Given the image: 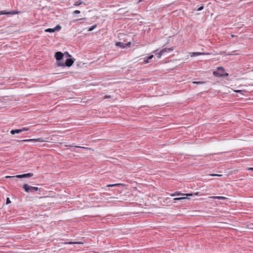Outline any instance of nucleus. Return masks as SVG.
<instances>
[{
    "label": "nucleus",
    "mask_w": 253,
    "mask_h": 253,
    "mask_svg": "<svg viewBox=\"0 0 253 253\" xmlns=\"http://www.w3.org/2000/svg\"><path fill=\"white\" fill-rule=\"evenodd\" d=\"M54 57L56 60V62L58 66H60L63 65L61 63V60L64 59V55L60 51H57L55 52Z\"/></svg>",
    "instance_id": "3"
},
{
    "label": "nucleus",
    "mask_w": 253,
    "mask_h": 253,
    "mask_svg": "<svg viewBox=\"0 0 253 253\" xmlns=\"http://www.w3.org/2000/svg\"><path fill=\"white\" fill-rule=\"evenodd\" d=\"M185 195V194H181V193H180L179 192H175L174 193L172 194L171 196H179V195ZM185 195H187V196H188V195H191L192 194H186Z\"/></svg>",
    "instance_id": "15"
},
{
    "label": "nucleus",
    "mask_w": 253,
    "mask_h": 253,
    "mask_svg": "<svg viewBox=\"0 0 253 253\" xmlns=\"http://www.w3.org/2000/svg\"><path fill=\"white\" fill-rule=\"evenodd\" d=\"M157 51H158V49L154 50L153 52L154 53H155V54L156 55L157 57L158 58H160L161 57V56L164 54H163V53H161V51H159L158 53H156Z\"/></svg>",
    "instance_id": "13"
},
{
    "label": "nucleus",
    "mask_w": 253,
    "mask_h": 253,
    "mask_svg": "<svg viewBox=\"0 0 253 253\" xmlns=\"http://www.w3.org/2000/svg\"><path fill=\"white\" fill-rule=\"evenodd\" d=\"M75 59L72 58H66V59L65 60L64 63L63 65L61 66H67V67H70L72 65L74 62Z\"/></svg>",
    "instance_id": "8"
},
{
    "label": "nucleus",
    "mask_w": 253,
    "mask_h": 253,
    "mask_svg": "<svg viewBox=\"0 0 253 253\" xmlns=\"http://www.w3.org/2000/svg\"><path fill=\"white\" fill-rule=\"evenodd\" d=\"M73 13L74 14H79V13H80V11L76 10H75Z\"/></svg>",
    "instance_id": "30"
},
{
    "label": "nucleus",
    "mask_w": 253,
    "mask_h": 253,
    "mask_svg": "<svg viewBox=\"0 0 253 253\" xmlns=\"http://www.w3.org/2000/svg\"><path fill=\"white\" fill-rule=\"evenodd\" d=\"M109 96H105V98H109Z\"/></svg>",
    "instance_id": "35"
},
{
    "label": "nucleus",
    "mask_w": 253,
    "mask_h": 253,
    "mask_svg": "<svg viewBox=\"0 0 253 253\" xmlns=\"http://www.w3.org/2000/svg\"><path fill=\"white\" fill-rule=\"evenodd\" d=\"M206 53L205 52H193L192 54L191 55V56H198L200 55H205Z\"/></svg>",
    "instance_id": "14"
},
{
    "label": "nucleus",
    "mask_w": 253,
    "mask_h": 253,
    "mask_svg": "<svg viewBox=\"0 0 253 253\" xmlns=\"http://www.w3.org/2000/svg\"><path fill=\"white\" fill-rule=\"evenodd\" d=\"M66 244H83V243L78 242H70L67 243Z\"/></svg>",
    "instance_id": "21"
},
{
    "label": "nucleus",
    "mask_w": 253,
    "mask_h": 253,
    "mask_svg": "<svg viewBox=\"0 0 253 253\" xmlns=\"http://www.w3.org/2000/svg\"><path fill=\"white\" fill-rule=\"evenodd\" d=\"M61 63L64 64V59L63 60H61Z\"/></svg>",
    "instance_id": "34"
},
{
    "label": "nucleus",
    "mask_w": 253,
    "mask_h": 253,
    "mask_svg": "<svg viewBox=\"0 0 253 253\" xmlns=\"http://www.w3.org/2000/svg\"><path fill=\"white\" fill-rule=\"evenodd\" d=\"M61 29V26L59 25H57L54 28H47L44 30L45 32L46 33H54L56 31H58Z\"/></svg>",
    "instance_id": "6"
},
{
    "label": "nucleus",
    "mask_w": 253,
    "mask_h": 253,
    "mask_svg": "<svg viewBox=\"0 0 253 253\" xmlns=\"http://www.w3.org/2000/svg\"><path fill=\"white\" fill-rule=\"evenodd\" d=\"M153 57H154L153 55H151L149 56L148 57H146L145 60H144V63L147 64V63H149V60L152 59Z\"/></svg>",
    "instance_id": "11"
},
{
    "label": "nucleus",
    "mask_w": 253,
    "mask_h": 253,
    "mask_svg": "<svg viewBox=\"0 0 253 253\" xmlns=\"http://www.w3.org/2000/svg\"><path fill=\"white\" fill-rule=\"evenodd\" d=\"M121 184H120V183H116V184H108V185H107V187H114V186H116L117 185H120Z\"/></svg>",
    "instance_id": "20"
},
{
    "label": "nucleus",
    "mask_w": 253,
    "mask_h": 253,
    "mask_svg": "<svg viewBox=\"0 0 253 253\" xmlns=\"http://www.w3.org/2000/svg\"><path fill=\"white\" fill-rule=\"evenodd\" d=\"M21 130V132L24 131H27L29 130V128L28 127H23L20 129Z\"/></svg>",
    "instance_id": "23"
},
{
    "label": "nucleus",
    "mask_w": 253,
    "mask_h": 253,
    "mask_svg": "<svg viewBox=\"0 0 253 253\" xmlns=\"http://www.w3.org/2000/svg\"><path fill=\"white\" fill-rule=\"evenodd\" d=\"M83 3V1H82L80 0H79L75 3L74 5L79 6V5H81V4H82Z\"/></svg>",
    "instance_id": "17"
},
{
    "label": "nucleus",
    "mask_w": 253,
    "mask_h": 253,
    "mask_svg": "<svg viewBox=\"0 0 253 253\" xmlns=\"http://www.w3.org/2000/svg\"><path fill=\"white\" fill-rule=\"evenodd\" d=\"M248 170L253 171V168H250L248 169Z\"/></svg>",
    "instance_id": "33"
},
{
    "label": "nucleus",
    "mask_w": 253,
    "mask_h": 253,
    "mask_svg": "<svg viewBox=\"0 0 253 253\" xmlns=\"http://www.w3.org/2000/svg\"><path fill=\"white\" fill-rule=\"evenodd\" d=\"M18 141H24V142H45V141L42 138H38L36 139H24V140H18Z\"/></svg>",
    "instance_id": "7"
},
{
    "label": "nucleus",
    "mask_w": 253,
    "mask_h": 253,
    "mask_svg": "<svg viewBox=\"0 0 253 253\" xmlns=\"http://www.w3.org/2000/svg\"><path fill=\"white\" fill-rule=\"evenodd\" d=\"M64 53H65V54H66V57H67V56H69V57H71V56L69 54V53H68V52H65Z\"/></svg>",
    "instance_id": "31"
},
{
    "label": "nucleus",
    "mask_w": 253,
    "mask_h": 253,
    "mask_svg": "<svg viewBox=\"0 0 253 253\" xmlns=\"http://www.w3.org/2000/svg\"><path fill=\"white\" fill-rule=\"evenodd\" d=\"M115 44H116V45L117 46L120 47H121L122 48H125V43L122 42H116Z\"/></svg>",
    "instance_id": "10"
},
{
    "label": "nucleus",
    "mask_w": 253,
    "mask_h": 253,
    "mask_svg": "<svg viewBox=\"0 0 253 253\" xmlns=\"http://www.w3.org/2000/svg\"><path fill=\"white\" fill-rule=\"evenodd\" d=\"M211 176H221V174H211Z\"/></svg>",
    "instance_id": "28"
},
{
    "label": "nucleus",
    "mask_w": 253,
    "mask_h": 253,
    "mask_svg": "<svg viewBox=\"0 0 253 253\" xmlns=\"http://www.w3.org/2000/svg\"><path fill=\"white\" fill-rule=\"evenodd\" d=\"M85 18H80L79 19L76 20V21H81V23L83 22V21L85 20Z\"/></svg>",
    "instance_id": "29"
},
{
    "label": "nucleus",
    "mask_w": 253,
    "mask_h": 253,
    "mask_svg": "<svg viewBox=\"0 0 253 253\" xmlns=\"http://www.w3.org/2000/svg\"><path fill=\"white\" fill-rule=\"evenodd\" d=\"M23 188L24 191L26 192H29V193L37 192L39 194H40V193H41L40 188H39L38 187H33V186H30L27 184H24L23 185Z\"/></svg>",
    "instance_id": "1"
},
{
    "label": "nucleus",
    "mask_w": 253,
    "mask_h": 253,
    "mask_svg": "<svg viewBox=\"0 0 253 253\" xmlns=\"http://www.w3.org/2000/svg\"><path fill=\"white\" fill-rule=\"evenodd\" d=\"M33 175L34 174L33 173H27L19 174V175H15V176H9V177H11V178H28V177L33 176Z\"/></svg>",
    "instance_id": "4"
},
{
    "label": "nucleus",
    "mask_w": 253,
    "mask_h": 253,
    "mask_svg": "<svg viewBox=\"0 0 253 253\" xmlns=\"http://www.w3.org/2000/svg\"><path fill=\"white\" fill-rule=\"evenodd\" d=\"M130 45H131L130 42H128L127 43H125V48L127 46L129 47L130 46Z\"/></svg>",
    "instance_id": "25"
},
{
    "label": "nucleus",
    "mask_w": 253,
    "mask_h": 253,
    "mask_svg": "<svg viewBox=\"0 0 253 253\" xmlns=\"http://www.w3.org/2000/svg\"><path fill=\"white\" fill-rule=\"evenodd\" d=\"M70 146H71V147H77V148H85V147L76 146V145H74V144H72V145H70Z\"/></svg>",
    "instance_id": "26"
},
{
    "label": "nucleus",
    "mask_w": 253,
    "mask_h": 253,
    "mask_svg": "<svg viewBox=\"0 0 253 253\" xmlns=\"http://www.w3.org/2000/svg\"><path fill=\"white\" fill-rule=\"evenodd\" d=\"M235 92H236V93H241L242 92V90H235Z\"/></svg>",
    "instance_id": "32"
},
{
    "label": "nucleus",
    "mask_w": 253,
    "mask_h": 253,
    "mask_svg": "<svg viewBox=\"0 0 253 253\" xmlns=\"http://www.w3.org/2000/svg\"><path fill=\"white\" fill-rule=\"evenodd\" d=\"M20 11L17 10H10L9 11H7L5 10H1L0 11V15H15L16 14H19Z\"/></svg>",
    "instance_id": "5"
},
{
    "label": "nucleus",
    "mask_w": 253,
    "mask_h": 253,
    "mask_svg": "<svg viewBox=\"0 0 253 253\" xmlns=\"http://www.w3.org/2000/svg\"><path fill=\"white\" fill-rule=\"evenodd\" d=\"M205 83V82H196V81H195V82H193V84H204Z\"/></svg>",
    "instance_id": "19"
},
{
    "label": "nucleus",
    "mask_w": 253,
    "mask_h": 253,
    "mask_svg": "<svg viewBox=\"0 0 253 253\" xmlns=\"http://www.w3.org/2000/svg\"><path fill=\"white\" fill-rule=\"evenodd\" d=\"M11 203V201L9 198H7L6 200V204L8 205Z\"/></svg>",
    "instance_id": "24"
},
{
    "label": "nucleus",
    "mask_w": 253,
    "mask_h": 253,
    "mask_svg": "<svg viewBox=\"0 0 253 253\" xmlns=\"http://www.w3.org/2000/svg\"><path fill=\"white\" fill-rule=\"evenodd\" d=\"M213 74L218 78L226 77L228 76V74L226 73L224 68L221 67H218L217 70L213 72Z\"/></svg>",
    "instance_id": "2"
},
{
    "label": "nucleus",
    "mask_w": 253,
    "mask_h": 253,
    "mask_svg": "<svg viewBox=\"0 0 253 253\" xmlns=\"http://www.w3.org/2000/svg\"><path fill=\"white\" fill-rule=\"evenodd\" d=\"M214 198L215 199H218V200H224V199H226L225 197H222V196H216V197H214Z\"/></svg>",
    "instance_id": "18"
},
{
    "label": "nucleus",
    "mask_w": 253,
    "mask_h": 253,
    "mask_svg": "<svg viewBox=\"0 0 253 253\" xmlns=\"http://www.w3.org/2000/svg\"><path fill=\"white\" fill-rule=\"evenodd\" d=\"M173 50V48L172 47L170 48H165L162 49L161 51V53L164 55V54L166 52H169Z\"/></svg>",
    "instance_id": "9"
},
{
    "label": "nucleus",
    "mask_w": 253,
    "mask_h": 253,
    "mask_svg": "<svg viewBox=\"0 0 253 253\" xmlns=\"http://www.w3.org/2000/svg\"><path fill=\"white\" fill-rule=\"evenodd\" d=\"M187 199V197H179V198H175L173 199L174 201H181L182 200H184Z\"/></svg>",
    "instance_id": "16"
},
{
    "label": "nucleus",
    "mask_w": 253,
    "mask_h": 253,
    "mask_svg": "<svg viewBox=\"0 0 253 253\" xmlns=\"http://www.w3.org/2000/svg\"><path fill=\"white\" fill-rule=\"evenodd\" d=\"M20 132H21V130L20 129H12L10 131V133L12 135H14L16 133H19Z\"/></svg>",
    "instance_id": "12"
},
{
    "label": "nucleus",
    "mask_w": 253,
    "mask_h": 253,
    "mask_svg": "<svg viewBox=\"0 0 253 253\" xmlns=\"http://www.w3.org/2000/svg\"><path fill=\"white\" fill-rule=\"evenodd\" d=\"M96 27V25H94L91 27H90L89 29H88V31H92Z\"/></svg>",
    "instance_id": "22"
},
{
    "label": "nucleus",
    "mask_w": 253,
    "mask_h": 253,
    "mask_svg": "<svg viewBox=\"0 0 253 253\" xmlns=\"http://www.w3.org/2000/svg\"><path fill=\"white\" fill-rule=\"evenodd\" d=\"M204 5H202V6H201L197 9V11H201V10H203L204 8Z\"/></svg>",
    "instance_id": "27"
}]
</instances>
